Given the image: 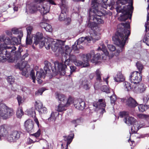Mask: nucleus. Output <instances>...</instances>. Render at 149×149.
I'll use <instances>...</instances> for the list:
<instances>
[{"mask_svg": "<svg viewBox=\"0 0 149 149\" xmlns=\"http://www.w3.org/2000/svg\"><path fill=\"white\" fill-rule=\"evenodd\" d=\"M45 74L42 70H40V71H37L36 73V77H37V80L38 81L40 80V78H44L45 77Z\"/></svg>", "mask_w": 149, "mask_h": 149, "instance_id": "nucleus-27", "label": "nucleus"}, {"mask_svg": "<svg viewBox=\"0 0 149 149\" xmlns=\"http://www.w3.org/2000/svg\"><path fill=\"white\" fill-rule=\"evenodd\" d=\"M11 33L14 34H19V35H20V32H22V31L21 30H19L18 29L16 28H14L12 29L11 30Z\"/></svg>", "mask_w": 149, "mask_h": 149, "instance_id": "nucleus-40", "label": "nucleus"}, {"mask_svg": "<svg viewBox=\"0 0 149 149\" xmlns=\"http://www.w3.org/2000/svg\"><path fill=\"white\" fill-rule=\"evenodd\" d=\"M69 61L72 63H74L76 60L77 58L76 56L73 54H70L69 55Z\"/></svg>", "mask_w": 149, "mask_h": 149, "instance_id": "nucleus-44", "label": "nucleus"}, {"mask_svg": "<svg viewBox=\"0 0 149 149\" xmlns=\"http://www.w3.org/2000/svg\"><path fill=\"white\" fill-rule=\"evenodd\" d=\"M107 47L109 50L111 52L114 51L116 49L115 46L112 45H108Z\"/></svg>", "mask_w": 149, "mask_h": 149, "instance_id": "nucleus-54", "label": "nucleus"}, {"mask_svg": "<svg viewBox=\"0 0 149 149\" xmlns=\"http://www.w3.org/2000/svg\"><path fill=\"white\" fill-rule=\"evenodd\" d=\"M56 97L58 99V100L60 101L61 102H62L63 103H66V99L64 95L56 93H55Z\"/></svg>", "mask_w": 149, "mask_h": 149, "instance_id": "nucleus-23", "label": "nucleus"}, {"mask_svg": "<svg viewBox=\"0 0 149 149\" xmlns=\"http://www.w3.org/2000/svg\"><path fill=\"white\" fill-rule=\"evenodd\" d=\"M45 40V38L43 36L42 33L38 32L34 36V44L36 45L39 44L40 48L45 46L47 49H49L51 47L53 51L57 52L61 54H65L68 55L71 52V49L68 46L65 45V40H58L56 41H53L50 43L47 41L46 42Z\"/></svg>", "mask_w": 149, "mask_h": 149, "instance_id": "nucleus-1", "label": "nucleus"}, {"mask_svg": "<svg viewBox=\"0 0 149 149\" xmlns=\"http://www.w3.org/2000/svg\"><path fill=\"white\" fill-rule=\"evenodd\" d=\"M136 66L137 69L139 70V73L141 72L142 70L144 68V65L140 61H138L136 63Z\"/></svg>", "mask_w": 149, "mask_h": 149, "instance_id": "nucleus-31", "label": "nucleus"}, {"mask_svg": "<svg viewBox=\"0 0 149 149\" xmlns=\"http://www.w3.org/2000/svg\"><path fill=\"white\" fill-rule=\"evenodd\" d=\"M47 25V23L44 22H40V26L42 28L45 29L46 26Z\"/></svg>", "mask_w": 149, "mask_h": 149, "instance_id": "nucleus-63", "label": "nucleus"}, {"mask_svg": "<svg viewBox=\"0 0 149 149\" xmlns=\"http://www.w3.org/2000/svg\"><path fill=\"white\" fill-rule=\"evenodd\" d=\"M97 0H93L91 6L92 11L89 12V20L87 26L92 30H94L97 26V24H102L104 21L100 17L103 15L102 13L98 10L97 8L99 5Z\"/></svg>", "mask_w": 149, "mask_h": 149, "instance_id": "nucleus-2", "label": "nucleus"}, {"mask_svg": "<svg viewBox=\"0 0 149 149\" xmlns=\"http://www.w3.org/2000/svg\"><path fill=\"white\" fill-rule=\"evenodd\" d=\"M111 103H114L116 100V96L115 94H113L110 97Z\"/></svg>", "mask_w": 149, "mask_h": 149, "instance_id": "nucleus-52", "label": "nucleus"}, {"mask_svg": "<svg viewBox=\"0 0 149 149\" xmlns=\"http://www.w3.org/2000/svg\"><path fill=\"white\" fill-rule=\"evenodd\" d=\"M44 64L45 65L44 66V69L45 71V72L47 73H49L51 70H52L53 72H55L56 70V67L57 65H54V67L53 68L52 66L51 63L47 61H45L44 62Z\"/></svg>", "mask_w": 149, "mask_h": 149, "instance_id": "nucleus-15", "label": "nucleus"}, {"mask_svg": "<svg viewBox=\"0 0 149 149\" xmlns=\"http://www.w3.org/2000/svg\"><path fill=\"white\" fill-rule=\"evenodd\" d=\"M49 8L50 6L45 7L44 6L42 5L41 7L40 6V10L42 11L44 14H45L49 12Z\"/></svg>", "mask_w": 149, "mask_h": 149, "instance_id": "nucleus-32", "label": "nucleus"}, {"mask_svg": "<svg viewBox=\"0 0 149 149\" xmlns=\"http://www.w3.org/2000/svg\"><path fill=\"white\" fill-rule=\"evenodd\" d=\"M147 88L144 84L143 83L139 84L134 87V91L138 93H142L146 91Z\"/></svg>", "mask_w": 149, "mask_h": 149, "instance_id": "nucleus-18", "label": "nucleus"}, {"mask_svg": "<svg viewBox=\"0 0 149 149\" xmlns=\"http://www.w3.org/2000/svg\"><path fill=\"white\" fill-rule=\"evenodd\" d=\"M86 54H84L82 56L83 61L77 60L74 63V64L78 66L86 67L89 65V61Z\"/></svg>", "mask_w": 149, "mask_h": 149, "instance_id": "nucleus-12", "label": "nucleus"}, {"mask_svg": "<svg viewBox=\"0 0 149 149\" xmlns=\"http://www.w3.org/2000/svg\"><path fill=\"white\" fill-rule=\"evenodd\" d=\"M61 103L58 106L57 111L58 112H62L66 110V108L67 107L65 103L60 102Z\"/></svg>", "mask_w": 149, "mask_h": 149, "instance_id": "nucleus-26", "label": "nucleus"}, {"mask_svg": "<svg viewBox=\"0 0 149 149\" xmlns=\"http://www.w3.org/2000/svg\"><path fill=\"white\" fill-rule=\"evenodd\" d=\"M145 32L146 33L149 31V13H148L147 16V21L145 23Z\"/></svg>", "mask_w": 149, "mask_h": 149, "instance_id": "nucleus-33", "label": "nucleus"}, {"mask_svg": "<svg viewBox=\"0 0 149 149\" xmlns=\"http://www.w3.org/2000/svg\"><path fill=\"white\" fill-rule=\"evenodd\" d=\"M27 62L26 61H24L22 62V63L20 64L19 63H17V65L19 67V69H22L24 68H26V67L27 65Z\"/></svg>", "mask_w": 149, "mask_h": 149, "instance_id": "nucleus-37", "label": "nucleus"}, {"mask_svg": "<svg viewBox=\"0 0 149 149\" xmlns=\"http://www.w3.org/2000/svg\"><path fill=\"white\" fill-rule=\"evenodd\" d=\"M4 43L5 44V45L11 44V40H10L9 37L5 36Z\"/></svg>", "mask_w": 149, "mask_h": 149, "instance_id": "nucleus-48", "label": "nucleus"}, {"mask_svg": "<svg viewBox=\"0 0 149 149\" xmlns=\"http://www.w3.org/2000/svg\"><path fill=\"white\" fill-rule=\"evenodd\" d=\"M102 99H99L97 102H94L93 103V106L99 110H101V113L103 114L105 112V107L106 106L105 103L103 102Z\"/></svg>", "mask_w": 149, "mask_h": 149, "instance_id": "nucleus-14", "label": "nucleus"}, {"mask_svg": "<svg viewBox=\"0 0 149 149\" xmlns=\"http://www.w3.org/2000/svg\"><path fill=\"white\" fill-rule=\"evenodd\" d=\"M20 35H18L17 37H13L11 39V44L13 45H18L21 43V38L23 36V32H20Z\"/></svg>", "mask_w": 149, "mask_h": 149, "instance_id": "nucleus-20", "label": "nucleus"}, {"mask_svg": "<svg viewBox=\"0 0 149 149\" xmlns=\"http://www.w3.org/2000/svg\"><path fill=\"white\" fill-rule=\"evenodd\" d=\"M120 116L121 118L124 117L123 121L125 123L130 125L137 122L133 117L128 116V112L127 111H122L120 112Z\"/></svg>", "mask_w": 149, "mask_h": 149, "instance_id": "nucleus-7", "label": "nucleus"}, {"mask_svg": "<svg viewBox=\"0 0 149 149\" xmlns=\"http://www.w3.org/2000/svg\"><path fill=\"white\" fill-rule=\"evenodd\" d=\"M40 140V139H38V140L36 139H34V141H33V140L29 139V143L31 144L32 143H34L35 142H38Z\"/></svg>", "mask_w": 149, "mask_h": 149, "instance_id": "nucleus-64", "label": "nucleus"}, {"mask_svg": "<svg viewBox=\"0 0 149 149\" xmlns=\"http://www.w3.org/2000/svg\"><path fill=\"white\" fill-rule=\"evenodd\" d=\"M139 122H136L133 124V125L131 127V131L132 133H136L139 129Z\"/></svg>", "mask_w": 149, "mask_h": 149, "instance_id": "nucleus-25", "label": "nucleus"}, {"mask_svg": "<svg viewBox=\"0 0 149 149\" xmlns=\"http://www.w3.org/2000/svg\"><path fill=\"white\" fill-rule=\"evenodd\" d=\"M20 70L22 71L21 73L22 75L26 76V74L28 72L27 69L26 68H24Z\"/></svg>", "mask_w": 149, "mask_h": 149, "instance_id": "nucleus-59", "label": "nucleus"}, {"mask_svg": "<svg viewBox=\"0 0 149 149\" xmlns=\"http://www.w3.org/2000/svg\"><path fill=\"white\" fill-rule=\"evenodd\" d=\"M138 107L140 112H143L149 108V105L141 104L138 106Z\"/></svg>", "mask_w": 149, "mask_h": 149, "instance_id": "nucleus-28", "label": "nucleus"}, {"mask_svg": "<svg viewBox=\"0 0 149 149\" xmlns=\"http://www.w3.org/2000/svg\"><path fill=\"white\" fill-rule=\"evenodd\" d=\"M7 80L8 82L10 84H13L14 83L15 81V79L14 77L11 76L8 77Z\"/></svg>", "mask_w": 149, "mask_h": 149, "instance_id": "nucleus-46", "label": "nucleus"}, {"mask_svg": "<svg viewBox=\"0 0 149 149\" xmlns=\"http://www.w3.org/2000/svg\"><path fill=\"white\" fill-rule=\"evenodd\" d=\"M95 74L96 76V79L97 80L100 81L101 80V76L102 74L101 72L99 69H97L95 72Z\"/></svg>", "mask_w": 149, "mask_h": 149, "instance_id": "nucleus-41", "label": "nucleus"}, {"mask_svg": "<svg viewBox=\"0 0 149 149\" xmlns=\"http://www.w3.org/2000/svg\"><path fill=\"white\" fill-rule=\"evenodd\" d=\"M149 100V94L146 95L143 99V100L144 103H147Z\"/></svg>", "mask_w": 149, "mask_h": 149, "instance_id": "nucleus-58", "label": "nucleus"}, {"mask_svg": "<svg viewBox=\"0 0 149 149\" xmlns=\"http://www.w3.org/2000/svg\"><path fill=\"white\" fill-rule=\"evenodd\" d=\"M17 98L18 101L19 105H20L23 101L22 98L21 96L18 95L17 97Z\"/></svg>", "mask_w": 149, "mask_h": 149, "instance_id": "nucleus-57", "label": "nucleus"}, {"mask_svg": "<svg viewBox=\"0 0 149 149\" xmlns=\"http://www.w3.org/2000/svg\"><path fill=\"white\" fill-rule=\"evenodd\" d=\"M28 115L29 116L34 118L36 117V112L33 108L29 109L28 111Z\"/></svg>", "mask_w": 149, "mask_h": 149, "instance_id": "nucleus-29", "label": "nucleus"}, {"mask_svg": "<svg viewBox=\"0 0 149 149\" xmlns=\"http://www.w3.org/2000/svg\"><path fill=\"white\" fill-rule=\"evenodd\" d=\"M54 113L55 112H52L51 113L50 117H49V118H48L49 120H54L55 118Z\"/></svg>", "mask_w": 149, "mask_h": 149, "instance_id": "nucleus-62", "label": "nucleus"}, {"mask_svg": "<svg viewBox=\"0 0 149 149\" xmlns=\"http://www.w3.org/2000/svg\"><path fill=\"white\" fill-rule=\"evenodd\" d=\"M101 50L104 52L105 55L108 56H109V53L106 47L104 44H102V45Z\"/></svg>", "mask_w": 149, "mask_h": 149, "instance_id": "nucleus-42", "label": "nucleus"}, {"mask_svg": "<svg viewBox=\"0 0 149 149\" xmlns=\"http://www.w3.org/2000/svg\"><path fill=\"white\" fill-rule=\"evenodd\" d=\"M143 41L146 45L149 46V33L145 34Z\"/></svg>", "mask_w": 149, "mask_h": 149, "instance_id": "nucleus-35", "label": "nucleus"}, {"mask_svg": "<svg viewBox=\"0 0 149 149\" xmlns=\"http://www.w3.org/2000/svg\"><path fill=\"white\" fill-rule=\"evenodd\" d=\"M61 3L60 6L61 13L58 17V19L60 21H64L66 17V12L68 10V7L65 3V0H61Z\"/></svg>", "mask_w": 149, "mask_h": 149, "instance_id": "nucleus-9", "label": "nucleus"}, {"mask_svg": "<svg viewBox=\"0 0 149 149\" xmlns=\"http://www.w3.org/2000/svg\"><path fill=\"white\" fill-rule=\"evenodd\" d=\"M24 126L26 131L28 132H32L33 130V122L30 119H29L25 122Z\"/></svg>", "mask_w": 149, "mask_h": 149, "instance_id": "nucleus-17", "label": "nucleus"}, {"mask_svg": "<svg viewBox=\"0 0 149 149\" xmlns=\"http://www.w3.org/2000/svg\"><path fill=\"white\" fill-rule=\"evenodd\" d=\"M41 130L40 129L38 130V131L35 133L33 134L32 135L33 136V139H35L38 140V139H40L39 138V137L40 134Z\"/></svg>", "mask_w": 149, "mask_h": 149, "instance_id": "nucleus-38", "label": "nucleus"}, {"mask_svg": "<svg viewBox=\"0 0 149 149\" xmlns=\"http://www.w3.org/2000/svg\"><path fill=\"white\" fill-rule=\"evenodd\" d=\"M7 46L1 45L0 49V61L4 62L6 60V57H8L10 52L16 49V47L13 45Z\"/></svg>", "mask_w": 149, "mask_h": 149, "instance_id": "nucleus-5", "label": "nucleus"}, {"mask_svg": "<svg viewBox=\"0 0 149 149\" xmlns=\"http://www.w3.org/2000/svg\"><path fill=\"white\" fill-rule=\"evenodd\" d=\"M74 135L73 133H71L68 136H63L64 140L67 142V145L71 143L73 138Z\"/></svg>", "mask_w": 149, "mask_h": 149, "instance_id": "nucleus-24", "label": "nucleus"}, {"mask_svg": "<svg viewBox=\"0 0 149 149\" xmlns=\"http://www.w3.org/2000/svg\"><path fill=\"white\" fill-rule=\"evenodd\" d=\"M71 21V19L70 18L68 17L67 18L66 17L64 21H65V23L66 24L68 25L70 24Z\"/></svg>", "mask_w": 149, "mask_h": 149, "instance_id": "nucleus-60", "label": "nucleus"}, {"mask_svg": "<svg viewBox=\"0 0 149 149\" xmlns=\"http://www.w3.org/2000/svg\"><path fill=\"white\" fill-rule=\"evenodd\" d=\"M75 101L74 104V107L78 109L82 110L85 108L86 104L85 102L81 99L78 100L77 101Z\"/></svg>", "mask_w": 149, "mask_h": 149, "instance_id": "nucleus-19", "label": "nucleus"}, {"mask_svg": "<svg viewBox=\"0 0 149 149\" xmlns=\"http://www.w3.org/2000/svg\"><path fill=\"white\" fill-rule=\"evenodd\" d=\"M125 100L126 105L130 108H134L138 105L136 100L131 97Z\"/></svg>", "mask_w": 149, "mask_h": 149, "instance_id": "nucleus-16", "label": "nucleus"}, {"mask_svg": "<svg viewBox=\"0 0 149 149\" xmlns=\"http://www.w3.org/2000/svg\"><path fill=\"white\" fill-rule=\"evenodd\" d=\"M30 76L33 80V82L34 83H35L36 77H35V72L33 70H32L31 71Z\"/></svg>", "mask_w": 149, "mask_h": 149, "instance_id": "nucleus-49", "label": "nucleus"}, {"mask_svg": "<svg viewBox=\"0 0 149 149\" xmlns=\"http://www.w3.org/2000/svg\"><path fill=\"white\" fill-rule=\"evenodd\" d=\"M47 31L50 32L52 31V26L49 24H47V25H46L45 29Z\"/></svg>", "mask_w": 149, "mask_h": 149, "instance_id": "nucleus-55", "label": "nucleus"}, {"mask_svg": "<svg viewBox=\"0 0 149 149\" xmlns=\"http://www.w3.org/2000/svg\"><path fill=\"white\" fill-rule=\"evenodd\" d=\"M39 113V114L41 115L42 114H46L47 112V109L44 107H42L38 110Z\"/></svg>", "mask_w": 149, "mask_h": 149, "instance_id": "nucleus-36", "label": "nucleus"}, {"mask_svg": "<svg viewBox=\"0 0 149 149\" xmlns=\"http://www.w3.org/2000/svg\"><path fill=\"white\" fill-rule=\"evenodd\" d=\"M70 74L68 76H70V74H72V73L74 72L76 69V68L75 66H70Z\"/></svg>", "mask_w": 149, "mask_h": 149, "instance_id": "nucleus-61", "label": "nucleus"}, {"mask_svg": "<svg viewBox=\"0 0 149 149\" xmlns=\"http://www.w3.org/2000/svg\"><path fill=\"white\" fill-rule=\"evenodd\" d=\"M117 12L122 13L120 16V19L121 21L126 20L128 18L131 19L133 8L132 6L128 5L124 6L123 8L119 6L116 8Z\"/></svg>", "mask_w": 149, "mask_h": 149, "instance_id": "nucleus-4", "label": "nucleus"}, {"mask_svg": "<svg viewBox=\"0 0 149 149\" xmlns=\"http://www.w3.org/2000/svg\"><path fill=\"white\" fill-rule=\"evenodd\" d=\"M46 90L45 88L42 87L39 88L38 91L36 92L35 95H38L40 94L42 95L43 92H44Z\"/></svg>", "mask_w": 149, "mask_h": 149, "instance_id": "nucleus-45", "label": "nucleus"}, {"mask_svg": "<svg viewBox=\"0 0 149 149\" xmlns=\"http://www.w3.org/2000/svg\"><path fill=\"white\" fill-rule=\"evenodd\" d=\"M81 85L83 88L86 90H88L90 88L88 82L87 80L85 79L82 82Z\"/></svg>", "mask_w": 149, "mask_h": 149, "instance_id": "nucleus-30", "label": "nucleus"}, {"mask_svg": "<svg viewBox=\"0 0 149 149\" xmlns=\"http://www.w3.org/2000/svg\"><path fill=\"white\" fill-rule=\"evenodd\" d=\"M141 72L134 71L131 73L130 76V81L134 84L139 83L142 80Z\"/></svg>", "mask_w": 149, "mask_h": 149, "instance_id": "nucleus-10", "label": "nucleus"}, {"mask_svg": "<svg viewBox=\"0 0 149 149\" xmlns=\"http://www.w3.org/2000/svg\"><path fill=\"white\" fill-rule=\"evenodd\" d=\"M80 120L78 118L77 119L73 120L72 121V122L73 124H76V125H75V126L76 127L78 124L80 123Z\"/></svg>", "mask_w": 149, "mask_h": 149, "instance_id": "nucleus-56", "label": "nucleus"}, {"mask_svg": "<svg viewBox=\"0 0 149 149\" xmlns=\"http://www.w3.org/2000/svg\"><path fill=\"white\" fill-rule=\"evenodd\" d=\"M33 29V27L31 26H29L26 27V29L27 31V36H30V34H31Z\"/></svg>", "mask_w": 149, "mask_h": 149, "instance_id": "nucleus-50", "label": "nucleus"}, {"mask_svg": "<svg viewBox=\"0 0 149 149\" xmlns=\"http://www.w3.org/2000/svg\"><path fill=\"white\" fill-rule=\"evenodd\" d=\"M87 56V58L89 62L90 58H92L91 59V62L93 63H96L97 62L98 60L101 57V55L99 53H97L96 54H95L94 51L92 50L90 53L86 54Z\"/></svg>", "mask_w": 149, "mask_h": 149, "instance_id": "nucleus-11", "label": "nucleus"}, {"mask_svg": "<svg viewBox=\"0 0 149 149\" xmlns=\"http://www.w3.org/2000/svg\"><path fill=\"white\" fill-rule=\"evenodd\" d=\"M22 132L20 131H13L8 138V140L10 142L16 141L19 138Z\"/></svg>", "mask_w": 149, "mask_h": 149, "instance_id": "nucleus-13", "label": "nucleus"}, {"mask_svg": "<svg viewBox=\"0 0 149 149\" xmlns=\"http://www.w3.org/2000/svg\"><path fill=\"white\" fill-rule=\"evenodd\" d=\"M114 79L116 82H120L124 81L125 78L121 72H119L114 77Z\"/></svg>", "mask_w": 149, "mask_h": 149, "instance_id": "nucleus-22", "label": "nucleus"}, {"mask_svg": "<svg viewBox=\"0 0 149 149\" xmlns=\"http://www.w3.org/2000/svg\"><path fill=\"white\" fill-rule=\"evenodd\" d=\"M24 112L21 109H18L16 113V115L18 118H20L22 115H23Z\"/></svg>", "mask_w": 149, "mask_h": 149, "instance_id": "nucleus-47", "label": "nucleus"}, {"mask_svg": "<svg viewBox=\"0 0 149 149\" xmlns=\"http://www.w3.org/2000/svg\"><path fill=\"white\" fill-rule=\"evenodd\" d=\"M70 62L69 61V58H68L65 60L64 64L63 63H59L58 61L55 62L54 63L55 65H57L58 69L60 72L61 75H64L65 74V68H66L67 65H69L70 64Z\"/></svg>", "mask_w": 149, "mask_h": 149, "instance_id": "nucleus-8", "label": "nucleus"}, {"mask_svg": "<svg viewBox=\"0 0 149 149\" xmlns=\"http://www.w3.org/2000/svg\"><path fill=\"white\" fill-rule=\"evenodd\" d=\"M138 117L141 119H144L146 120L149 119V115L143 114H139L137 115Z\"/></svg>", "mask_w": 149, "mask_h": 149, "instance_id": "nucleus-43", "label": "nucleus"}, {"mask_svg": "<svg viewBox=\"0 0 149 149\" xmlns=\"http://www.w3.org/2000/svg\"><path fill=\"white\" fill-rule=\"evenodd\" d=\"M124 86L126 90L129 91L132 89V87L130 83L125 81L124 83Z\"/></svg>", "mask_w": 149, "mask_h": 149, "instance_id": "nucleus-39", "label": "nucleus"}, {"mask_svg": "<svg viewBox=\"0 0 149 149\" xmlns=\"http://www.w3.org/2000/svg\"><path fill=\"white\" fill-rule=\"evenodd\" d=\"M121 24L124 29H118L115 35L113 36L112 40L115 44L122 48L125 45L126 40L130 36V31L129 29L130 28L129 22L121 23Z\"/></svg>", "mask_w": 149, "mask_h": 149, "instance_id": "nucleus-3", "label": "nucleus"}, {"mask_svg": "<svg viewBox=\"0 0 149 149\" xmlns=\"http://www.w3.org/2000/svg\"><path fill=\"white\" fill-rule=\"evenodd\" d=\"M93 32L94 33V35L92 34H91V36H86V37H82L79 38L74 44L72 46V49L74 51H77L79 49H83L84 47L82 46H81V47H80V45L82 44L84 41L86 40L87 41L93 40V39H95L96 40H98V39H96L95 38V31H93Z\"/></svg>", "mask_w": 149, "mask_h": 149, "instance_id": "nucleus-6", "label": "nucleus"}, {"mask_svg": "<svg viewBox=\"0 0 149 149\" xmlns=\"http://www.w3.org/2000/svg\"><path fill=\"white\" fill-rule=\"evenodd\" d=\"M35 106L36 109L37 111L43 107L42 103L39 100L36 102Z\"/></svg>", "mask_w": 149, "mask_h": 149, "instance_id": "nucleus-34", "label": "nucleus"}, {"mask_svg": "<svg viewBox=\"0 0 149 149\" xmlns=\"http://www.w3.org/2000/svg\"><path fill=\"white\" fill-rule=\"evenodd\" d=\"M32 40L30 38V36H27L26 43L27 45H30L32 43Z\"/></svg>", "mask_w": 149, "mask_h": 149, "instance_id": "nucleus-53", "label": "nucleus"}, {"mask_svg": "<svg viewBox=\"0 0 149 149\" xmlns=\"http://www.w3.org/2000/svg\"><path fill=\"white\" fill-rule=\"evenodd\" d=\"M29 9L31 13H33L37 10H40V6L34 1L30 4Z\"/></svg>", "mask_w": 149, "mask_h": 149, "instance_id": "nucleus-21", "label": "nucleus"}, {"mask_svg": "<svg viewBox=\"0 0 149 149\" xmlns=\"http://www.w3.org/2000/svg\"><path fill=\"white\" fill-rule=\"evenodd\" d=\"M66 103L65 104L67 105V107H68V106H69L70 104L72 103L73 102V100L72 98L70 97L68 99V100H67L66 99Z\"/></svg>", "mask_w": 149, "mask_h": 149, "instance_id": "nucleus-51", "label": "nucleus"}]
</instances>
